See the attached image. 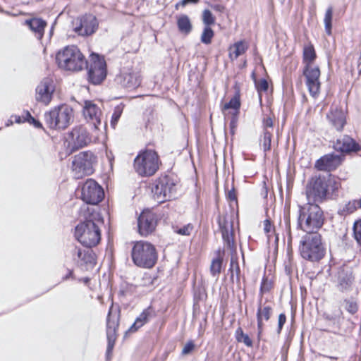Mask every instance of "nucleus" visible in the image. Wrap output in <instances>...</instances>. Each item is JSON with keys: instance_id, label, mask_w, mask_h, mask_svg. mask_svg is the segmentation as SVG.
<instances>
[{"instance_id": "f257e3e1", "label": "nucleus", "mask_w": 361, "mask_h": 361, "mask_svg": "<svg viewBox=\"0 0 361 361\" xmlns=\"http://www.w3.org/2000/svg\"><path fill=\"white\" fill-rule=\"evenodd\" d=\"M104 220L95 208L88 205L81 207L80 223L75 229V238L87 247L96 246L101 240V226Z\"/></svg>"}, {"instance_id": "f03ea898", "label": "nucleus", "mask_w": 361, "mask_h": 361, "mask_svg": "<svg viewBox=\"0 0 361 361\" xmlns=\"http://www.w3.org/2000/svg\"><path fill=\"white\" fill-rule=\"evenodd\" d=\"M58 66L64 71L78 72L87 67V62L75 46H67L59 50L56 56Z\"/></svg>"}, {"instance_id": "7ed1b4c3", "label": "nucleus", "mask_w": 361, "mask_h": 361, "mask_svg": "<svg viewBox=\"0 0 361 361\" xmlns=\"http://www.w3.org/2000/svg\"><path fill=\"white\" fill-rule=\"evenodd\" d=\"M324 214L317 204L308 202L300 207L298 226L306 233L317 232L324 224Z\"/></svg>"}, {"instance_id": "20e7f679", "label": "nucleus", "mask_w": 361, "mask_h": 361, "mask_svg": "<svg viewBox=\"0 0 361 361\" xmlns=\"http://www.w3.org/2000/svg\"><path fill=\"white\" fill-rule=\"evenodd\" d=\"M131 258L134 264L144 269H151L157 263V250L151 243L140 240L134 243L131 250Z\"/></svg>"}, {"instance_id": "39448f33", "label": "nucleus", "mask_w": 361, "mask_h": 361, "mask_svg": "<svg viewBox=\"0 0 361 361\" xmlns=\"http://www.w3.org/2000/svg\"><path fill=\"white\" fill-rule=\"evenodd\" d=\"M300 253L302 258L316 262L324 256L325 250L317 232L307 233L300 240Z\"/></svg>"}, {"instance_id": "423d86ee", "label": "nucleus", "mask_w": 361, "mask_h": 361, "mask_svg": "<svg viewBox=\"0 0 361 361\" xmlns=\"http://www.w3.org/2000/svg\"><path fill=\"white\" fill-rule=\"evenodd\" d=\"M159 159L157 153L152 149L140 152L134 159V169L141 176L154 175L159 169Z\"/></svg>"}, {"instance_id": "0eeeda50", "label": "nucleus", "mask_w": 361, "mask_h": 361, "mask_svg": "<svg viewBox=\"0 0 361 361\" xmlns=\"http://www.w3.org/2000/svg\"><path fill=\"white\" fill-rule=\"evenodd\" d=\"M332 183H334V190L338 188L335 180L326 176H315L311 179L307 186L306 195L309 202H321L327 195L328 188Z\"/></svg>"}, {"instance_id": "6e6552de", "label": "nucleus", "mask_w": 361, "mask_h": 361, "mask_svg": "<svg viewBox=\"0 0 361 361\" xmlns=\"http://www.w3.org/2000/svg\"><path fill=\"white\" fill-rule=\"evenodd\" d=\"M73 109L61 105L44 114L46 123L51 128L65 129L73 120Z\"/></svg>"}, {"instance_id": "1a4fd4ad", "label": "nucleus", "mask_w": 361, "mask_h": 361, "mask_svg": "<svg viewBox=\"0 0 361 361\" xmlns=\"http://www.w3.org/2000/svg\"><path fill=\"white\" fill-rule=\"evenodd\" d=\"M176 192V183L168 176L157 179L152 187L154 199L159 203L175 197Z\"/></svg>"}, {"instance_id": "9d476101", "label": "nucleus", "mask_w": 361, "mask_h": 361, "mask_svg": "<svg viewBox=\"0 0 361 361\" xmlns=\"http://www.w3.org/2000/svg\"><path fill=\"white\" fill-rule=\"evenodd\" d=\"M96 157L90 152H82L75 155L72 161V171L75 178H82L94 171Z\"/></svg>"}, {"instance_id": "9b49d317", "label": "nucleus", "mask_w": 361, "mask_h": 361, "mask_svg": "<svg viewBox=\"0 0 361 361\" xmlns=\"http://www.w3.org/2000/svg\"><path fill=\"white\" fill-rule=\"evenodd\" d=\"M88 75L90 82L94 85H98L105 79L106 76V66L103 57L96 54H91Z\"/></svg>"}, {"instance_id": "f8f14e48", "label": "nucleus", "mask_w": 361, "mask_h": 361, "mask_svg": "<svg viewBox=\"0 0 361 361\" xmlns=\"http://www.w3.org/2000/svg\"><path fill=\"white\" fill-rule=\"evenodd\" d=\"M320 69L312 64L305 65L303 75L305 78V85L307 87L310 94L313 98H317L320 93L321 82Z\"/></svg>"}, {"instance_id": "ddd939ff", "label": "nucleus", "mask_w": 361, "mask_h": 361, "mask_svg": "<svg viewBox=\"0 0 361 361\" xmlns=\"http://www.w3.org/2000/svg\"><path fill=\"white\" fill-rule=\"evenodd\" d=\"M104 195L102 188L92 179L87 180L82 187V200L88 204H98Z\"/></svg>"}, {"instance_id": "4468645a", "label": "nucleus", "mask_w": 361, "mask_h": 361, "mask_svg": "<svg viewBox=\"0 0 361 361\" xmlns=\"http://www.w3.org/2000/svg\"><path fill=\"white\" fill-rule=\"evenodd\" d=\"M83 115L87 122L90 123L94 129L93 137L96 139L99 137V126H101L100 116L102 115L99 108L90 101H85L83 108Z\"/></svg>"}, {"instance_id": "2eb2a0df", "label": "nucleus", "mask_w": 361, "mask_h": 361, "mask_svg": "<svg viewBox=\"0 0 361 361\" xmlns=\"http://www.w3.org/2000/svg\"><path fill=\"white\" fill-rule=\"evenodd\" d=\"M118 326V314L113 313L112 306L111 307L106 321V336L108 345L106 350L107 357L111 353L116 339V329Z\"/></svg>"}, {"instance_id": "dca6fc26", "label": "nucleus", "mask_w": 361, "mask_h": 361, "mask_svg": "<svg viewBox=\"0 0 361 361\" xmlns=\"http://www.w3.org/2000/svg\"><path fill=\"white\" fill-rule=\"evenodd\" d=\"M55 87L50 78H44L36 88V99L47 105L52 99Z\"/></svg>"}, {"instance_id": "f3484780", "label": "nucleus", "mask_w": 361, "mask_h": 361, "mask_svg": "<svg viewBox=\"0 0 361 361\" xmlns=\"http://www.w3.org/2000/svg\"><path fill=\"white\" fill-rule=\"evenodd\" d=\"M157 226L155 215L149 211L143 212L138 218V230L142 236L152 233Z\"/></svg>"}, {"instance_id": "a211bd4d", "label": "nucleus", "mask_w": 361, "mask_h": 361, "mask_svg": "<svg viewBox=\"0 0 361 361\" xmlns=\"http://www.w3.org/2000/svg\"><path fill=\"white\" fill-rule=\"evenodd\" d=\"M70 136L73 149H78L86 146L92 140L86 128L81 126L74 128L71 132Z\"/></svg>"}, {"instance_id": "6ab92c4d", "label": "nucleus", "mask_w": 361, "mask_h": 361, "mask_svg": "<svg viewBox=\"0 0 361 361\" xmlns=\"http://www.w3.org/2000/svg\"><path fill=\"white\" fill-rule=\"evenodd\" d=\"M340 155L329 154L319 159L315 163V168L319 171H331L338 168L342 162Z\"/></svg>"}, {"instance_id": "aec40b11", "label": "nucleus", "mask_w": 361, "mask_h": 361, "mask_svg": "<svg viewBox=\"0 0 361 361\" xmlns=\"http://www.w3.org/2000/svg\"><path fill=\"white\" fill-rule=\"evenodd\" d=\"M97 27L96 18L92 15H86L80 19V25L76 26L74 30L80 35L86 36L94 32Z\"/></svg>"}, {"instance_id": "412c9836", "label": "nucleus", "mask_w": 361, "mask_h": 361, "mask_svg": "<svg viewBox=\"0 0 361 361\" xmlns=\"http://www.w3.org/2000/svg\"><path fill=\"white\" fill-rule=\"evenodd\" d=\"M334 147L336 151L345 153L357 152L360 149L358 144L348 135L338 138L334 143Z\"/></svg>"}, {"instance_id": "4be33fe9", "label": "nucleus", "mask_w": 361, "mask_h": 361, "mask_svg": "<svg viewBox=\"0 0 361 361\" xmlns=\"http://www.w3.org/2000/svg\"><path fill=\"white\" fill-rule=\"evenodd\" d=\"M75 260L81 264L93 265L96 262L95 255L92 250L75 247L73 250Z\"/></svg>"}, {"instance_id": "5701e85b", "label": "nucleus", "mask_w": 361, "mask_h": 361, "mask_svg": "<svg viewBox=\"0 0 361 361\" xmlns=\"http://www.w3.org/2000/svg\"><path fill=\"white\" fill-rule=\"evenodd\" d=\"M273 313V309L270 305H262L260 301L257 312V321L258 335L259 336L264 329V321L267 322Z\"/></svg>"}, {"instance_id": "b1692460", "label": "nucleus", "mask_w": 361, "mask_h": 361, "mask_svg": "<svg viewBox=\"0 0 361 361\" xmlns=\"http://www.w3.org/2000/svg\"><path fill=\"white\" fill-rule=\"evenodd\" d=\"M327 118L329 123L334 127L337 130H341L345 123V116L343 111L338 107L331 109L329 114H327Z\"/></svg>"}, {"instance_id": "393cba45", "label": "nucleus", "mask_w": 361, "mask_h": 361, "mask_svg": "<svg viewBox=\"0 0 361 361\" xmlns=\"http://www.w3.org/2000/svg\"><path fill=\"white\" fill-rule=\"evenodd\" d=\"M118 80L123 87L129 89H135L140 85V76L134 72L123 73Z\"/></svg>"}, {"instance_id": "a878e982", "label": "nucleus", "mask_w": 361, "mask_h": 361, "mask_svg": "<svg viewBox=\"0 0 361 361\" xmlns=\"http://www.w3.org/2000/svg\"><path fill=\"white\" fill-rule=\"evenodd\" d=\"M25 24L35 33L36 37L41 39L44 35V28L47 23L41 18H34L26 20Z\"/></svg>"}, {"instance_id": "bb28decb", "label": "nucleus", "mask_w": 361, "mask_h": 361, "mask_svg": "<svg viewBox=\"0 0 361 361\" xmlns=\"http://www.w3.org/2000/svg\"><path fill=\"white\" fill-rule=\"evenodd\" d=\"M154 316V311L151 307H149L143 310V312L140 314V316L135 319V322L129 329L130 332H135L140 327H142L145 324H146L149 318Z\"/></svg>"}, {"instance_id": "cd10ccee", "label": "nucleus", "mask_w": 361, "mask_h": 361, "mask_svg": "<svg viewBox=\"0 0 361 361\" xmlns=\"http://www.w3.org/2000/svg\"><path fill=\"white\" fill-rule=\"evenodd\" d=\"M353 276L350 271L343 270L339 273L338 288L341 291H347L353 284Z\"/></svg>"}, {"instance_id": "c85d7f7f", "label": "nucleus", "mask_w": 361, "mask_h": 361, "mask_svg": "<svg viewBox=\"0 0 361 361\" xmlns=\"http://www.w3.org/2000/svg\"><path fill=\"white\" fill-rule=\"evenodd\" d=\"M248 48L247 44L244 41H239L229 47V57L231 60L236 59L243 54Z\"/></svg>"}, {"instance_id": "c756f323", "label": "nucleus", "mask_w": 361, "mask_h": 361, "mask_svg": "<svg viewBox=\"0 0 361 361\" xmlns=\"http://www.w3.org/2000/svg\"><path fill=\"white\" fill-rule=\"evenodd\" d=\"M177 25L179 31L185 35H188L192 28L190 20L186 15H181L178 18Z\"/></svg>"}, {"instance_id": "7c9ffc66", "label": "nucleus", "mask_w": 361, "mask_h": 361, "mask_svg": "<svg viewBox=\"0 0 361 361\" xmlns=\"http://www.w3.org/2000/svg\"><path fill=\"white\" fill-rule=\"evenodd\" d=\"M316 58V53L312 44L305 45L303 49V61L305 65L312 64Z\"/></svg>"}, {"instance_id": "2f4dec72", "label": "nucleus", "mask_w": 361, "mask_h": 361, "mask_svg": "<svg viewBox=\"0 0 361 361\" xmlns=\"http://www.w3.org/2000/svg\"><path fill=\"white\" fill-rule=\"evenodd\" d=\"M223 259L221 257H217L215 259H213L210 265V272L211 274L216 277L217 279L219 276L221 271L222 268Z\"/></svg>"}, {"instance_id": "473e14b6", "label": "nucleus", "mask_w": 361, "mask_h": 361, "mask_svg": "<svg viewBox=\"0 0 361 361\" xmlns=\"http://www.w3.org/2000/svg\"><path fill=\"white\" fill-rule=\"evenodd\" d=\"M240 97L238 95H235L229 101V102L226 103L224 105L222 110L224 111L231 109H233L235 111V113H237L238 109H240Z\"/></svg>"}, {"instance_id": "72a5a7b5", "label": "nucleus", "mask_w": 361, "mask_h": 361, "mask_svg": "<svg viewBox=\"0 0 361 361\" xmlns=\"http://www.w3.org/2000/svg\"><path fill=\"white\" fill-rule=\"evenodd\" d=\"M214 36V32L212 29L209 26H205L201 35V42L203 44H211Z\"/></svg>"}, {"instance_id": "f704fd0d", "label": "nucleus", "mask_w": 361, "mask_h": 361, "mask_svg": "<svg viewBox=\"0 0 361 361\" xmlns=\"http://www.w3.org/2000/svg\"><path fill=\"white\" fill-rule=\"evenodd\" d=\"M235 338L238 342H243L247 346L250 347L252 345V340L250 338L247 334H244L243 329L240 327L238 328L235 331Z\"/></svg>"}, {"instance_id": "c9c22d12", "label": "nucleus", "mask_w": 361, "mask_h": 361, "mask_svg": "<svg viewBox=\"0 0 361 361\" xmlns=\"http://www.w3.org/2000/svg\"><path fill=\"white\" fill-rule=\"evenodd\" d=\"M333 16V9L331 7L328 8L326 11L324 16V24H325V30L328 35H331V20Z\"/></svg>"}, {"instance_id": "e433bc0d", "label": "nucleus", "mask_w": 361, "mask_h": 361, "mask_svg": "<svg viewBox=\"0 0 361 361\" xmlns=\"http://www.w3.org/2000/svg\"><path fill=\"white\" fill-rule=\"evenodd\" d=\"M216 18L214 16V15L212 13V12L208 10L205 9L202 12V22L204 24L205 26L210 27L212 25H214Z\"/></svg>"}, {"instance_id": "4c0bfd02", "label": "nucleus", "mask_w": 361, "mask_h": 361, "mask_svg": "<svg viewBox=\"0 0 361 361\" xmlns=\"http://www.w3.org/2000/svg\"><path fill=\"white\" fill-rule=\"evenodd\" d=\"M262 142L264 151L265 152L269 151L271 149V133L268 129L264 130Z\"/></svg>"}, {"instance_id": "58836bf2", "label": "nucleus", "mask_w": 361, "mask_h": 361, "mask_svg": "<svg viewBox=\"0 0 361 361\" xmlns=\"http://www.w3.org/2000/svg\"><path fill=\"white\" fill-rule=\"evenodd\" d=\"M353 229L354 238L361 245V219L355 221Z\"/></svg>"}, {"instance_id": "ea45409f", "label": "nucleus", "mask_w": 361, "mask_h": 361, "mask_svg": "<svg viewBox=\"0 0 361 361\" xmlns=\"http://www.w3.org/2000/svg\"><path fill=\"white\" fill-rule=\"evenodd\" d=\"M123 112V107L121 106H116L114 109V113L112 114L111 125L113 128L115 127L117 122L118 121L121 114Z\"/></svg>"}, {"instance_id": "a19ab883", "label": "nucleus", "mask_w": 361, "mask_h": 361, "mask_svg": "<svg viewBox=\"0 0 361 361\" xmlns=\"http://www.w3.org/2000/svg\"><path fill=\"white\" fill-rule=\"evenodd\" d=\"M345 310L350 314H353L357 311V305L353 300H345L344 301Z\"/></svg>"}, {"instance_id": "79ce46f5", "label": "nucleus", "mask_w": 361, "mask_h": 361, "mask_svg": "<svg viewBox=\"0 0 361 361\" xmlns=\"http://www.w3.org/2000/svg\"><path fill=\"white\" fill-rule=\"evenodd\" d=\"M219 226L221 230L222 237L224 240L226 242L228 246L230 247L233 242L231 240L229 230L226 226H222L221 221H219Z\"/></svg>"}, {"instance_id": "37998d69", "label": "nucleus", "mask_w": 361, "mask_h": 361, "mask_svg": "<svg viewBox=\"0 0 361 361\" xmlns=\"http://www.w3.org/2000/svg\"><path fill=\"white\" fill-rule=\"evenodd\" d=\"M192 229L193 226L190 224H188L183 226L182 228H174V231L179 235H189L192 232Z\"/></svg>"}, {"instance_id": "c03bdc74", "label": "nucleus", "mask_w": 361, "mask_h": 361, "mask_svg": "<svg viewBox=\"0 0 361 361\" xmlns=\"http://www.w3.org/2000/svg\"><path fill=\"white\" fill-rule=\"evenodd\" d=\"M255 86L259 94L262 92H266L268 90V82L265 79L255 80ZM259 98L261 99L260 95Z\"/></svg>"}, {"instance_id": "a18cd8bd", "label": "nucleus", "mask_w": 361, "mask_h": 361, "mask_svg": "<svg viewBox=\"0 0 361 361\" xmlns=\"http://www.w3.org/2000/svg\"><path fill=\"white\" fill-rule=\"evenodd\" d=\"M354 204L355 203L351 202V201L346 203L341 210V214L347 215L355 212V207L354 206Z\"/></svg>"}, {"instance_id": "49530a36", "label": "nucleus", "mask_w": 361, "mask_h": 361, "mask_svg": "<svg viewBox=\"0 0 361 361\" xmlns=\"http://www.w3.org/2000/svg\"><path fill=\"white\" fill-rule=\"evenodd\" d=\"M24 121L34 125L36 128H41L42 127L41 123L33 118L28 111L25 112V117L24 118Z\"/></svg>"}, {"instance_id": "de8ad7c7", "label": "nucleus", "mask_w": 361, "mask_h": 361, "mask_svg": "<svg viewBox=\"0 0 361 361\" xmlns=\"http://www.w3.org/2000/svg\"><path fill=\"white\" fill-rule=\"evenodd\" d=\"M24 121L34 125L36 128H41L42 127L41 123L33 118L28 111L25 112V117L24 118Z\"/></svg>"}, {"instance_id": "09e8293b", "label": "nucleus", "mask_w": 361, "mask_h": 361, "mask_svg": "<svg viewBox=\"0 0 361 361\" xmlns=\"http://www.w3.org/2000/svg\"><path fill=\"white\" fill-rule=\"evenodd\" d=\"M24 121L34 125L36 128H41L42 127L41 123L33 118L28 111L25 112V117L24 118Z\"/></svg>"}, {"instance_id": "8fccbe9b", "label": "nucleus", "mask_w": 361, "mask_h": 361, "mask_svg": "<svg viewBox=\"0 0 361 361\" xmlns=\"http://www.w3.org/2000/svg\"><path fill=\"white\" fill-rule=\"evenodd\" d=\"M264 231L267 235L268 240H269L271 234L274 233V228L269 220L264 221Z\"/></svg>"}, {"instance_id": "3c124183", "label": "nucleus", "mask_w": 361, "mask_h": 361, "mask_svg": "<svg viewBox=\"0 0 361 361\" xmlns=\"http://www.w3.org/2000/svg\"><path fill=\"white\" fill-rule=\"evenodd\" d=\"M230 271H231V278L233 277L234 271H235L237 275L238 274V273L240 271L238 263L237 260L233 257L231 258V262H230Z\"/></svg>"}, {"instance_id": "603ef678", "label": "nucleus", "mask_w": 361, "mask_h": 361, "mask_svg": "<svg viewBox=\"0 0 361 361\" xmlns=\"http://www.w3.org/2000/svg\"><path fill=\"white\" fill-rule=\"evenodd\" d=\"M195 348L194 343L192 341L187 342L182 350V355H188Z\"/></svg>"}, {"instance_id": "864d4df0", "label": "nucleus", "mask_w": 361, "mask_h": 361, "mask_svg": "<svg viewBox=\"0 0 361 361\" xmlns=\"http://www.w3.org/2000/svg\"><path fill=\"white\" fill-rule=\"evenodd\" d=\"M286 322V317L285 314L281 313L279 316L278 319V329H277V333L279 334L282 330L283 326Z\"/></svg>"}, {"instance_id": "5fc2aeb1", "label": "nucleus", "mask_w": 361, "mask_h": 361, "mask_svg": "<svg viewBox=\"0 0 361 361\" xmlns=\"http://www.w3.org/2000/svg\"><path fill=\"white\" fill-rule=\"evenodd\" d=\"M271 283L267 279H264L261 284L260 292L261 293H267L271 289Z\"/></svg>"}, {"instance_id": "6e6d98bb", "label": "nucleus", "mask_w": 361, "mask_h": 361, "mask_svg": "<svg viewBox=\"0 0 361 361\" xmlns=\"http://www.w3.org/2000/svg\"><path fill=\"white\" fill-rule=\"evenodd\" d=\"M263 126L264 130L268 129V128H272L273 126V121L270 117L264 118L263 120Z\"/></svg>"}, {"instance_id": "4d7b16f0", "label": "nucleus", "mask_w": 361, "mask_h": 361, "mask_svg": "<svg viewBox=\"0 0 361 361\" xmlns=\"http://www.w3.org/2000/svg\"><path fill=\"white\" fill-rule=\"evenodd\" d=\"M25 117V114L24 116H23L22 117L20 116L15 115V116H13L11 118H14L16 123H20L25 122V121H24Z\"/></svg>"}, {"instance_id": "13d9d810", "label": "nucleus", "mask_w": 361, "mask_h": 361, "mask_svg": "<svg viewBox=\"0 0 361 361\" xmlns=\"http://www.w3.org/2000/svg\"><path fill=\"white\" fill-rule=\"evenodd\" d=\"M228 197L231 200H236L235 192V190L233 189H232L231 190L228 191Z\"/></svg>"}, {"instance_id": "bf43d9fd", "label": "nucleus", "mask_w": 361, "mask_h": 361, "mask_svg": "<svg viewBox=\"0 0 361 361\" xmlns=\"http://www.w3.org/2000/svg\"><path fill=\"white\" fill-rule=\"evenodd\" d=\"M351 202L355 203L354 206L355 207V211L358 208H361V198L358 200H353L351 201Z\"/></svg>"}, {"instance_id": "052dcab7", "label": "nucleus", "mask_w": 361, "mask_h": 361, "mask_svg": "<svg viewBox=\"0 0 361 361\" xmlns=\"http://www.w3.org/2000/svg\"><path fill=\"white\" fill-rule=\"evenodd\" d=\"M200 0H182L179 4L182 6H185L186 4H189V3H197Z\"/></svg>"}, {"instance_id": "680f3d73", "label": "nucleus", "mask_w": 361, "mask_h": 361, "mask_svg": "<svg viewBox=\"0 0 361 361\" xmlns=\"http://www.w3.org/2000/svg\"><path fill=\"white\" fill-rule=\"evenodd\" d=\"M214 8L217 11H221V10L223 9V7L219 5H216V6H214Z\"/></svg>"}, {"instance_id": "e2e57ef3", "label": "nucleus", "mask_w": 361, "mask_h": 361, "mask_svg": "<svg viewBox=\"0 0 361 361\" xmlns=\"http://www.w3.org/2000/svg\"><path fill=\"white\" fill-rule=\"evenodd\" d=\"M334 323H337L339 325V319H334Z\"/></svg>"}, {"instance_id": "0e129e2a", "label": "nucleus", "mask_w": 361, "mask_h": 361, "mask_svg": "<svg viewBox=\"0 0 361 361\" xmlns=\"http://www.w3.org/2000/svg\"><path fill=\"white\" fill-rule=\"evenodd\" d=\"M329 358L331 360H336L337 358L336 357H329Z\"/></svg>"}, {"instance_id": "69168bd1", "label": "nucleus", "mask_w": 361, "mask_h": 361, "mask_svg": "<svg viewBox=\"0 0 361 361\" xmlns=\"http://www.w3.org/2000/svg\"><path fill=\"white\" fill-rule=\"evenodd\" d=\"M326 319L331 320V319L329 317H326Z\"/></svg>"}, {"instance_id": "338daca9", "label": "nucleus", "mask_w": 361, "mask_h": 361, "mask_svg": "<svg viewBox=\"0 0 361 361\" xmlns=\"http://www.w3.org/2000/svg\"><path fill=\"white\" fill-rule=\"evenodd\" d=\"M9 122L11 123V124L13 123V121L12 120L9 121Z\"/></svg>"}]
</instances>
